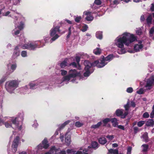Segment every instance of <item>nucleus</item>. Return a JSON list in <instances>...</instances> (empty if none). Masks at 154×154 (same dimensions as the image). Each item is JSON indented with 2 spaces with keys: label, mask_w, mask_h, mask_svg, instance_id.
I'll return each instance as SVG.
<instances>
[{
  "label": "nucleus",
  "mask_w": 154,
  "mask_h": 154,
  "mask_svg": "<svg viewBox=\"0 0 154 154\" xmlns=\"http://www.w3.org/2000/svg\"><path fill=\"white\" fill-rule=\"evenodd\" d=\"M136 40V37L134 35L127 32H124L118 37L114 41L115 45L120 48L118 50V53L119 54L126 53L124 45L130 46L132 43Z\"/></svg>",
  "instance_id": "f257e3e1"
},
{
  "label": "nucleus",
  "mask_w": 154,
  "mask_h": 154,
  "mask_svg": "<svg viewBox=\"0 0 154 154\" xmlns=\"http://www.w3.org/2000/svg\"><path fill=\"white\" fill-rule=\"evenodd\" d=\"M18 118L15 117H5L3 120L0 119V125L4 124L5 127L7 128H10L12 127V124L15 126V128L20 130L21 129L22 122H18Z\"/></svg>",
  "instance_id": "f03ea898"
},
{
  "label": "nucleus",
  "mask_w": 154,
  "mask_h": 154,
  "mask_svg": "<svg viewBox=\"0 0 154 154\" xmlns=\"http://www.w3.org/2000/svg\"><path fill=\"white\" fill-rule=\"evenodd\" d=\"M84 64L85 66V72H84V75L85 77L88 76L90 75L92 73L94 70L92 69L93 67L97 66L98 68H102L104 66V65L100 66L99 63L98 61H95L93 63H91L88 61H85Z\"/></svg>",
  "instance_id": "7ed1b4c3"
},
{
  "label": "nucleus",
  "mask_w": 154,
  "mask_h": 154,
  "mask_svg": "<svg viewBox=\"0 0 154 154\" xmlns=\"http://www.w3.org/2000/svg\"><path fill=\"white\" fill-rule=\"evenodd\" d=\"M80 74L79 72H77L75 69H70L69 71L68 75L64 76L62 79V82L70 80L71 78H74Z\"/></svg>",
  "instance_id": "20e7f679"
},
{
  "label": "nucleus",
  "mask_w": 154,
  "mask_h": 154,
  "mask_svg": "<svg viewBox=\"0 0 154 154\" xmlns=\"http://www.w3.org/2000/svg\"><path fill=\"white\" fill-rule=\"evenodd\" d=\"M18 86V82L16 80H13L7 82L6 84L7 90L10 93H14V91Z\"/></svg>",
  "instance_id": "39448f33"
},
{
  "label": "nucleus",
  "mask_w": 154,
  "mask_h": 154,
  "mask_svg": "<svg viewBox=\"0 0 154 154\" xmlns=\"http://www.w3.org/2000/svg\"><path fill=\"white\" fill-rule=\"evenodd\" d=\"M49 144L48 143L47 138H45L42 141V143L39 144L37 147V152L39 154L41 153H45L43 152V149H46L49 147Z\"/></svg>",
  "instance_id": "423d86ee"
},
{
  "label": "nucleus",
  "mask_w": 154,
  "mask_h": 154,
  "mask_svg": "<svg viewBox=\"0 0 154 154\" xmlns=\"http://www.w3.org/2000/svg\"><path fill=\"white\" fill-rule=\"evenodd\" d=\"M59 28V26H56L50 30V34L51 37H52V38L50 41L51 43L56 40L59 37L58 35L60 32Z\"/></svg>",
  "instance_id": "0eeeda50"
},
{
  "label": "nucleus",
  "mask_w": 154,
  "mask_h": 154,
  "mask_svg": "<svg viewBox=\"0 0 154 154\" xmlns=\"http://www.w3.org/2000/svg\"><path fill=\"white\" fill-rule=\"evenodd\" d=\"M38 43H41L40 41L36 42L35 43H30L28 44H25L23 45H21L19 46L20 48L23 49H27L29 50H34L37 47H43L44 45L43 44L42 46H39Z\"/></svg>",
  "instance_id": "6e6552de"
},
{
  "label": "nucleus",
  "mask_w": 154,
  "mask_h": 154,
  "mask_svg": "<svg viewBox=\"0 0 154 154\" xmlns=\"http://www.w3.org/2000/svg\"><path fill=\"white\" fill-rule=\"evenodd\" d=\"M15 29L12 31V34L14 35H16L19 34L20 31L24 27V23L22 22H20V23L15 25Z\"/></svg>",
  "instance_id": "1a4fd4ad"
},
{
  "label": "nucleus",
  "mask_w": 154,
  "mask_h": 154,
  "mask_svg": "<svg viewBox=\"0 0 154 154\" xmlns=\"http://www.w3.org/2000/svg\"><path fill=\"white\" fill-rule=\"evenodd\" d=\"M112 55H109L106 57L105 59H102L100 60V62H99V63L100 66H102L103 65H104V66L108 62L107 61H109L112 59Z\"/></svg>",
  "instance_id": "9d476101"
},
{
  "label": "nucleus",
  "mask_w": 154,
  "mask_h": 154,
  "mask_svg": "<svg viewBox=\"0 0 154 154\" xmlns=\"http://www.w3.org/2000/svg\"><path fill=\"white\" fill-rule=\"evenodd\" d=\"M8 66V74H10L13 72L16 69L17 65L15 63H10Z\"/></svg>",
  "instance_id": "9b49d317"
},
{
  "label": "nucleus",
  "mask_w": 154,
  "mask_h": 154,
  "mask_svg": "<svg viewBox=\"0 0 154 154\" xmlns=\"http://www.w3.org/2000/svg\"><path fill=\"white\" fill-rule=\"evenodd\" d=\"M116 114L117 116H121L122 118H124L128 115V112L126 111L124 112V113L123 110L122 109H118L116 111Z\"/></svg>",
  "instance_id": "f8f14e48"
},
{
  "label": "nucleus",
  "mask_w": 154,
  "mask_h": 154,
  "mask_svg": "<svg viewBox=\"0 0 154 154\" xmlns=\"http://www.w3.org/2000/svg\"><path fill=\"white\" fill-rule=\"evenodd\" d=\"M19 138L18 137H16L13 141L12 146V150L13 152H15L17 151V148L18 144Z\"/></svg>",
  "instance_id": "ddd939ff"
},
{
  "label": "nucleus",
  "mask_w": 154,
  "mask_h": 154,
  "mask_svg": "<svg viewBox=\"0 0 154 154\" xmlns=\"http://www.w3.org/2000/svg\"><path fill=\"white\" fill-rule=\"evenodd\" d=\"M58 148H56L55 146L51 147L49 151L45 153H41L40 154H57L58 153Z\"/></svg>",
  "instance_id": "4468645a"
},
{
  "label": "nucleus",
  "mask_w": 154,
  "mask_h": 154,
  "mask_svg": "<svg viewBox=\"0 0 154 154\" xmlns=\"http://www.w3.org/2000/svg\"><path fill=\"white\" fill-rule=\"evenodd\" d=\"M70 135L71 134L69 132H67L65 135V142L67 146H69L71 143Z\"/></svg>",
  "instance_id": "2eb2a0df"
},
{
  "label": "nucleus",
  "mask_w": 154,
  "mask_h": 154,
  "mask_svg": "<svg viewBox=\"0 0 154 154\" xmlns=\"http://www.w3.org/2000/svg\"><path fill=\"white\" fill-rule=\"evenodd\" d=\"M143 47V45L142 44V42L139 41L138 44H136L134 47V50L137 52L141 50Z\"/></svg>",
  "instance_id": "dca6fc26"
},
{
  "label": "nucleus",
  "mask_w": 154,
  "mask_h": 154,
  "mask_svg": "<svg viewBox=\"0 0 154 154\" xmlns=\"http://www.w3.org/2000/svg\"><path fill=\"white\" fill-rule=\"evenodd\" d=\"M84 14H85L87 17H86V19L88 21H90L93 20V17L91 15V13L88 11H86L84 12Z\"/></svg>",
  "instance_id": "f3484780"
},
{
  "label": "nucleus",
  "mask_w": 154,
  "mask_h": 154,
  "mask_svg": "<svg viewBox=\"0 0 154 154\" xmlns=\"http://www.w3.org/2000/svg\"><path fill=\"white\" fill-rule=\"evenodd\" d=\"M20 54L19 48H18V46H17L15 47L14 50L12 57L13 58H15L20 55Z\"/></svg>",
  "instance_id": "a211bd4d"
},
{
  "label": "nucleus",
  "mask_w": 154,
  "mask_h": 154,
  "mask_svg": "<svg viewBox=\"0 0 154 154\" xmlns=\"http://www.w3.org/2000/svg\"><path fill=\"white\" fill-rule=\"evenodd\" d=\"M67 154H82V152L81 151H76L72 149H68L67 150Z\"/></svg>",
  "instance_id": "6ab92c4d"
},
{
  "label": "nucleus",
  "mask_w": 154,
  "mask_h": 154,
  "mask_svg": "<svg viewBox=\"0 0 154 154\" xmlns=\"http://www.w3.org/2000/svg\"><path fill=\"white\" fill-rule=\"evenodd\" d=\"M153 82H154V76L152 77V78L149 79L147 80L146 87H150Z\"/></svg>",
  "instance_id": "aec40b11"
},
{
  "label": "nucleus",
  "mask_w": 154,
  "mask_h": 154,
  "mask_svg": "<svg viewBox=\"0 0 154 154\" xmlns=\"http://www.w3.org/2000/svg\"><path fill=\"white\" fill-rule=\"evenodd\" d=\"M38 85L36 82H30L29 84L30 89H35L37 87Z\"/></svg>",
  "instance_id": "412c9836"
},
{
  "label": "nucleus",
  "mask_w": 154,
  "mask_h": 154,
  "mask_svg": "<svg viewBox=\"0 0 154 154\" xmlns=\"http://www.w3.org/2000/svg\"><path fill=\"white\" fill-rule=\"evenodd\" d=\"M69 61V59H65L60 64L61 67L62 68H64L67 65V63Z\"/></svg>",
  "instance_id": "4be33fe9"
},
{
  "label": "nucleus",
  "mask_w": 154,
  "mask_h": 154,
  "mask_svg": "<svg viewBox=\"0 0 154 154\" xmlns=\"http://www.w3.org/2000/svg\"><path fill=\"white\" fill-rule=\"evenodd\" d=\"M152 15H149L146 19V21L147 24L149 26L152 23Z\"/></svg>",
  "instance_id": "5701e85b"
},
{
  "label": "nucleus",
  "mask_w": 154,
  "mask_h": 154,
  "mask_svg": "<svg viewBox=\"0 0 154 154\" xmlns=\"http://www.w3.org/2000/svg\"><path fill=\"white\" fill-rule=\"evenodd\" d=\"M99 142L100 144L103 145L107 142V140L105 137H101L99 139Z\"/></svg>",
  "instance_id": "b1692460"
},
{
  "label": "nucleus",
  "mask_w": 154,
  "mask_h": 154,
  "mask_svg": "<svg viewBox=\"0 0 154 154\" xmlns=\"http://www.w3.org/2000/svg\"><path fill=\"white\" fill-rule=\"evenodd\" d=\"M146 125L147 126H153L154 125V121L152 119H149L146 123Z\"/></svg>",
  "instance_id": "393cba45"
},
{
  "label": "nucleus",
  "mask_w": 154,
  "mask_h": 154,
  "mask_svg": "<svg viewBox=\"0 0 154 154\" xmlns=\"http://www.w3.org/2000/svg\"><path fill=\"white\" fill-rule=\"evenodd\" d=\"M118 154L119 151L118 149H110L109 150V152L107 154Z\"/></svg>",
  "instance_id": "a878e982"
},
{
  "label": "nucleus",
  "mask_w": 154,
  "mask_h": 154,
  "mask_svg": "<svg viewBox=\"0 0 154 154\" xmlns=\"http://www.w3.org/2000/svg\"><path fill=\"white\" fill-rule=\"evenodd\" d=\"M111 121L112 123V125L114 127H117L118 124V122L116 119L115 118L112 119Z\"/></svg>",
  "instance_id": "bb28decb"
},
{
  "label": "nucleus",
  "mask_w": 154,
  "mask_h": 154,
  "mask_svg": "<svg viewBox=\"0 0 154 154\" xmlns=\"http://www.w3.org/2000/svg\"><path fill=\"white\" fill-rule=\"evenodd\" d=\"M101 52V50L99 48H97L93 51L94 53L96 55H100Z\"/></svg>",
  "instance_id": "cd10ccee"
},
{
  "label": "nucleus",
  "mask_w": 154,
  "mask_h": 154,
  "mask_svg": "<svg viewBox=\"0 0 154 154\" xmlns=\"http://www.w3.org/2000/svg\"><path fill=\"white\" fill-rule=\"evenodd\" d=\"M10 13H11V14L10 15V16L11 17H13V15H12L13 14H15V15H16V13L14 12H11L9 11H8L6 12L3 13V15L4 16H8L9 14Z\"/></svg>",
  "instance_id": "c85d7f7f"
},
{
  "label": "nucleus",
  "mask_w": 154,
  "mask_h": 154,
  "mask_svg": "<svg viewBox=\"0 0 154 154\" xmlns=\"http://www.w3.org/2000/svg\"><path fill=\"white\" fill-rule=\"evenodd\" d=\"M70 66L72 65L74 67L77 68L79 69H81V66L79 64H77V65L75 63L73 62L69 64Z\"/></svg>",
  "instance_id": "c756f323"
},
{
  "label": "nucleus",
  "mask_w": 154,
  "mask_h": 154,
  "mask_svg": "<svg viewBox=\"0 0 154 154\" xmlns=\"http://www.w3.org/2000/svg\"><path fill=\"white\" fill-rule=\"evenodd\" d=\"M70 121L68 120L64 122L63 124L60 125L59 126V128L60 129L63 128L66 125L69 124L70 122Z\"/></svg>",
  "instance_id": "7c9ffc66"
},
{
  "label": "nucleus",
  "mask_w": 154,
  "mask_h": 154,
  "mask_svg": "<svg viewBox=\"0 0 154 154\" xmlns=\"http://www.w3.org/2000/svg\"><path fill=\"white\" fill-rule=\"evenodd\" d=\"M96 37L99 39H101L102 38V32H97L96 33Z\"/></svg>",
  "instance_id": "2f4dec72"
},
{
  "label": "nucleus",
  "mask_w": 154,
  "mask_h": 154,
  "mask_svg": "<svg viewBox=\"0 0 154 154\" xmlns=\"http://www.w3.org/2000/svg\"><path fill=\"white\" fill-rule=\"evenodd\" d=\"M75 21L76 22H79L82 19V17L80 16H74V17Z\"/></svg>",
  "instance_id": "473e14b6"
},
{
  "label": "nucleus",
  "mask_w": 154,
  "mask_h": 154,
  "mask_svg": "<svg viewBox=\"0 0 154 154\" xmlns=\"http://www.w3.org/2000/svg\"><path fill=\"white\" fill-rule=\"evenodd\" d=\"M91 146L92 148H96L98 147V143L96 141H94L92 142Z\"/></svg>",
  "instance_id": "72a5a7b5"
},
{
  "label": "nucleus",
  "mask_w": 154,
  "mask_h": 154,
  "mask_svg": "<svg viewBox=\"0 0 154 154\" xmlns=\"http://www.w3.org/2000/svg\"><path fill=\"white\" fill-rule=\"evenodd\" d=\"M142 146L143 147L142 151L143 152H146L147 150L148 146L146 144H143Z\"/></svg>",
  "instance_id": "f704fd0d"
},
{
  "label": "nucleus",
  "mask_w": 154,
  "mask_h": 154,
  "mask_svg": "<svg viewBox=\"0 0 154 154\" xmlns=\"http://www.w3.org/2000/svg\"><path fill=\"white\" fill-rule=\"evenodd\" d=\"M50 37L48 35H47L44 37V40L45 43L48 42Z\"/></svg>",
  "instance_id": "c9c22d12"
},
{
  "label": "nucleus",
  "mask_w": 154,
  "mask_h": 154,
  "mask_svg": "<svg viewBox=\"0 0 154 154\" xmlns=\"http://www.w3.org/2000/svg\"><path fill=\"white\" fill-rule=\"evenodd\" d=\"M101 122H99L97 124L91 126V128H96L99 127L101 125Z\"/></svg>",
  "instance_id": "e433bc0d"
},
{
  "label": "nucleus",
  "mask_w": 154,
  "mask_h": 154,
  "mask_svg": "<svg viewBox=\"0 0 154 154\" xmlns=\"http://www.w3.org/2000/svg\"><path fill=\"white\" fill-rule=\"evenodd\" d=\"M144 141L146 142H147L148 140V134L147 133H145L142 136Z\"/></svg>",
  "instance_id": "4c0bfd02"
},
{
  "label": "nucleus",
  "mask_w": 154,
  "mask_h": 154,
  "mask_svg": "<svg viewBox=\"0 0 154 154\" xmlns=\"http://www.w3.org/2000/svg\"><path fill=\"white\" fill-rule=\"evenodd\" d=\"M75 125L77 127H80L83 125V123L79 122H77L75 123Z\"/></svg>",
  "instance_id": "58836bf2"
},
{
  "label": "nucleus",
  "mask_w": 154,
  "mask_h": 154,
  "mask_svg": "<svg viewBox=\"0 0 154 154\" xmlns=\"http://www.w3.org/2000/svg\"><path fill=\"white\" fill-rule=\"evenodd\" d=\"M88 28V27L87 25L85 24L82 26V29L81 30L82 32H85L87 30Z\"/></svg>",
  "instance_id": "ea45409f"
},
{
  "label": "nucleus",
  "mask_w": 154,
  "mask_h": 154,
  "mask_svg": "<svg viewBox=\"0 0 154 154\" xmlns=\"http://www.w3.org/2000/svg\"><path fill=\"white\" fill-rule=\"evenodd\" d=\"M145 121H140L139 122H138L137 123V126L139 127H141L143 124L145 123Z\"/></svg>",
  "instance_id": "a19ab883"
},
{
  "label": "nucleus",
  "mask_w": 154,
  "mask_h": 154,
  "mask_svg": "<svg viewBox=\"0 0 154 154\" xmlns=\"http://www.w3.org/2000/svg\"><path fill=\"white\" fill-rule=\"evenodd\" d=\"M106 137L110 141L114 138V137L113 135H108L106 136Z\"/></svg>",
  "instance_id": "79ce46f5"
},
{
  "label": "nucleus",
  "mask_w": 154,
  "mask_h": 154,
  "mask_svg": "<svg viewBox=\"0 0 154 154\" xmlns=\"http://www.w3.org/2000/svg\"><path fill=\"white\" fill-rule=\"evenodd\" d=\"M5 8V6L3 4H2L0 5V14L2 13V11ZM3 13V12H2Z\"/></svg>",
  "instance_id": "37998d69"
},
{
  "label": "nucleus",
  "mask_w": 154,
  "mask_h": 154,
  "mask_svg": "<svg viewBox=\"0 0 154 154\" xmlns=\"http://www.w3.org/2000/svg\"><path fill=\"white\" fill-rule=\"evenodd\" d=\"M111 121V119L109 118H106L103 120V122L106 124L108 122Z\"/></svg>",
  "instance_id": "c03bdc74"
},
{
  "label": "nucleus",
  "mask_w": 154,
  "mask_h": 154,
  "mask_svg": "<svg viewBox=\"0 0 154 154\" xmlns=\"http://www.w3.org/2000/svg\"><path fill=\"white\" fill-rule=\"evenodd\" d=\"M144 91L142 88H140L139 90L137 91V93L140 94H143L144 92Z\"/></svg>",
  "instance_id": "a18cd8bd"
},
{
  "label": "nucleus",
  "mask_w": 154,
  "mask_h": 154,
  "mask_svg": "<svg viewBox=\"0 0 154 154\" xmlns=\"http://www.w3.org/2000/svg\"><path fill=\"white\" fill-rule=\"evenodd\" d=\"M21 55L22 57H25L27 56V53L26 51H23L21 52Z\"/></svg>",
  "instance_id": "49530a36"
},
{
  "label": "nucleus",
  "mask_w": 154,
  "mask_h": 154,
  "mask_svg": "<svg viewBox=\"0 0 154 154\" xmlns=\"http://www.w3.org/2000/svg\"><path fill=\"white\" fill-rule=\"evenodd\" d=\"M60 72H61V75L63 76L66 75L67 73V71L64 69L61 70H60Z\"/></svg>",
  "instance_id": "de8ad7c7"
},
{
  "label": "nucleus",
  "mask_w": 154,
  "mask_h": 154,
  "mask_svg": "<svg viewBox=\"0 0 154 154\" xmlns=\"http://www.w3.org/2000/svg\"><path fill=\"white\" fill-rule=\"evenodd\" d=\"M142 33V30L140 29H138L136 31V33L138 35H141Z\"/></svg>",
  "instance_id": "09e8293b"
},
{
  "label": "nucleus",
  "mask_w": 154,
  "mask_h": 154,
  "mask_svg": "<svg viewBox=\"0 0 154 154\" xmlns=\"http://www.w3.org/2000/svg\"><path fill=\"white\" fill-rule=\"evenodd\" d=\"M58 150V152L57 154H66V152L65 151H61L59 148Z\"/></svg>",
  "instance_id": "8fccbe9b"
},
{
  "label": "nucleus",
  "mask_w": 154,
  "mask_h": 154,
  "mask_svg": "<svg viewBox=\"0 0 154 154\" xmlns=\"http://www.w3.org/2000/svg\"><path fill=\"white\" fill-rule=\"evenodd\" d=\"M133 91V88L131 87L128 88L127 89V91L128 93H131Z\"/></svg>",
  "instance_id": "3c124183"
},
{
  "label": "nucleus",
  "mask_w": 154,
  "mask_h": 154,
  "mask_svg": "<svg viewBox=\"0 0 154 154\" xmlns=\"http://www.w3.org/2000/svg\"><path fill=\"white\" fill-rule=\"evenodd\" d=\"M149 116V115L148 113L147 112L144 113L143 115V117L144 118H147Z\"/></svg>",
  "instance_id": "603ef678"
},
{
  "label": "nucleus",
  "mask_w": 154,
  "mask_h": 154,
  "mask_svg": "<svg viewBox=\"0 0 154 154\" xmlns=\"http://www.w3.org/2000/svg\"><path fill=\"white\" fill-rule=\"evenodd\" d=\"M131 149L132 148L131 147L129 146L128 147L127 149V154H131Z\"/></svg>",
  "instance_id": "864d4df0"
},
{
  "label": "nucleus",
  "mask_w": 154,
  "mask_h": 154,
  "mask_svg": "<svg viewBox=\"0 0 154 154\" xmlns=\"http://www.w3.org/2000/svg\"><path fill=\"white\" fill-rule=\"evenodd\" d=\"M26 152V154H35L34 151L32 150H28Z\"/></svg>",
  "instance_id": "5fc2aeb1"
},
{
  "label": "nucleus",
  "mask_w": 154,
  "mask_h": 154,
  "mask_svg": "<svg viewBox=\"0 0 154 154\" xmlns=\"http://www.w3.org/2000/svg\"><path fill=\"white\" fill-rule=\"evenodd\" d=\"M94 3L97 5H100L101 4V2L100 0H95Z\"/></svg>",
  "instance_id": "6e6d98bb"
},
{
  "label": "nucleus",
  "mask_w": 154,
  "mask_h": 154,
  "mask_svg": "<svg viewBox=\"0 0 154 154\" xmlns=\"http://www.w3.org/2000/svg\"><path fill=\"white\" fill-rule=\"evenodd\" d=\"M60 140H61V142H63L64 141V135L63 134H62V135L61 134H60Z\"/></svg>",
  "instance_id": "4d7b16f0"
},
{
  "label": "nucleus",
  "mask_w": 154,
  "mask_h": 154,
  "mask_svg": "<svg viewBox=\"0 0 154 154\" xmlns=\"http://www.w3.org/2000/svg\"><path fill=\"white\" fill-rule=\"evenodd\" d=\"M129 103L128 102L127 104L124 106V107H125V109L126 110H128L129 107Z\"/></svg>",
  "instance_id": "13d9d810"
},
{
  "label": "nucleus",
  "mask_w": 154,
  "mask_h": 154,
  "mask_svg": "<svg viewBox=\"0 0 154 154\" xmlns=\"http://www.w3.org/2000/svg\"><path fill=\"white\" fill-rule=\"evenodd\" d=\"M117 127L119 129H122V130H125V128L122 125H119L117 126Z\"/></svg>",
  "instance_id": "bf43d9fd"
},
{
  "label": "nucleus",
  "mask_w": 154,
  "mask_h": 154,
  "mask_svg": "<svg viewBox=\"0 0 154 154\" xmlns=\"http://www.w3.org/2000/svg\"><path fill=\"white\" fill-rule=\"evenodd\" d=\"M28 89V87H27V86H26L24 88H22V89L23 90H24L25 91V92H27L28 91H29V89Z\"/></svg>",
  "instance_id": "052dcab7"
},
{
  "label": "nucleus",
  "mask_w": 154,
  "mask_h": 154,
  "mask_svg": "<svg viewBox=\"0 0 154 154\" xmlns=\"http://www.w3.org/2000/svg\"><path fill=\"white\" fill-rule=\"evenodd\" d=\"M150 9L152 11H154V3L151 4Z\"/></svg>",
  "instance_id": "680f3d73"
},
{
  "label": "nucleus",
  "mask_w": 154,
  "mask_h": 154,
  "mask_svg": "<svg viewBox=\"0 0 154 154\" xmlns=\"http://www.w3.org/2000/svg\"><path fill=\"white\" fill-rule=\"evenodd\" d=\"M76 61L78 64H79V62L80 60V58L79 57H76L75 58Z\"/></svg>",
  "instance_id": "e2e57ef3"
},
{
  "label": "nucleus",
  "mask_w": 154,
  "mask_h": 154,
  "mask_svg": "<svg viewBox=\"0 0 154 154\" xmlns=\"http://www.w3.org/2000/svg\"><path fill=\"white\" fill-rule=\"evenodd\" d=\"M154 117V109L152 110L150 114V117L153 118Z\"/></svg>",
  "instance_id": "0e129e2a"
},
{
  "label": "nucleus",
  "mask_w": 154,
  "mask_h": 154,
  "mask_svg": "<svg viewBox=\"0 0 154 154\" xmlns=\"http://www.w3.org/2000/svg\"><path fill=\"white\" fill-rule=\"evenodd\" d=\"M11 2V0H6L5 2V4L7 5H8Z\"/></svg>",
  "instance_id": "69168bd1"
},
{
  "label": "nucleus",
  "mask_w": 154,
  "mask_h": 154,
  "mask_svg": "<svg viewBox=\"0 0 154 154\" xmlns=\"http://www.w3.org/2000/svg\"><path fill=\"white\" fill-rule=\"evenodd\" d=\"M6 79V78H5L2 80H0V85L2 84L3 82H4Z\"/></svg>",
  "instance_id": "338daca9"
},
{
  "label": "nucleus",
  "mask_w": 154,
  "mask_h": 154,
  "mask_svg": "<svg viewBox=\"0 0 154 154\" xmlns=\"http://www.w3.org/2000/svg\"><path fill=\"white\" fill-rule=\"evenodd\" d=\"M38 126V124L36 122H35L34 124H33V126L34 128H36Z\"/></svg>",
  "instance_id": "774afa93"
}]
</instances>
